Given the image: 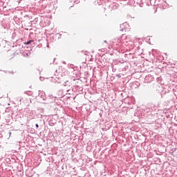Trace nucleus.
I'll use <instances>...</instances> for the list:
<instances>
[{
	"label": "nucleus",
	"instance_id": "obj_1",
	"mask_svg": "<svg viewBox=\"0 0 177 177\" xmlns=\"http://www.w3.org/2000/svg\"><path fill=\"white\" fill-rule=\"evenodd\" d=\"M31 42H32V41L30 40V41H27L26 43H25V45H30V44H31Z\"/></svg>",
	"mask_w": 177,
	"mask_h": 177
},
{
	"label": "nucleus",
	"instance_id": "obj_2",
	"mask_svg": "<svg viewBox=\"0 0 177 177\" xmlns=\"http://www.w3.org/2000/svg\"><path fill=\"white\" fill-rule=\"evenodd\" d=\"M35 126H36V128H38V127H39V126L38 125V124H36Z\"/></svg>",
	"mask_w": 177,
	"mask_h": 177
}]
</instances>
